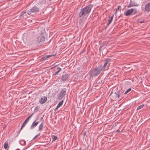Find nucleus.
I'll return each instance as SVG.
<instances>
[{"mask_svg":"<svg viewBox=\"0 0 150 150\" xmlns=\"http://www.w3.org/2000/svg\"><path fill=\"white\" fill-rule=\"evenodd\" d=\"M40 134V133L39 134H38L35 137L33 138V140L34 139L36 138L38 136H39Z\"/></svg>","mask_w":150,"mask_h":150,"instance_id":"30","label":"nucleus"},{"mask_svg":"<svg viewBox=\"0 0 150 150\" xmlns=\"http://www.w3.org/2000/svg\"><path fill=\"white\" fill-rule=\"evenodd\" d=\"M113 16H114V15H112L110 17H108L109 20L108 22V24L107 25V26L108 25L111 23V22L112 20V19H113Z\"/></svg>","mask_w":150,"mask_h":150,"instance_id":"15","label":"nucleus"},{"mask_svg":"<svg viewBox=\"0 0 150 150\" xmlns=\"http://www.w3.org/2000/svg\"><path fill=\"white\" fill-rule=\"evenodd\" d=\"M137 9L131 8L130 9L128 10L125 13V15L126 16H128L131 14L134 15L137 13Z\"/></svg>","mask_w":150,"mask_h":150,"instance_id":"7","label":"nucleus"},{"mask_svg":"<svg viewBox=\"0 0 150 150\" xmlns=\"http://www.w3.org/2000/svg\"><path fill=\"white\" fill-rule=\"evenodd\" d=\"M43 117H41L40 118V120H42L43 119Z\"/></svg>","mask_w":150,"mask_h":150,"instance_id":"35","label":"nucleus"},{"mask_svg":"<svg viewBox=\"0 0 150 150\" xmlns=\"http://www.w3.org/2000/svg\"><path fill=\"white\" fill-rule=\"evenodd\" d=\"M63 100H62L61 101L59 102L58 104L57 105V106L56 108L54 109V110H56L57 109L59 108L60 106H61L63 104Z\"/></svg>","mask_w":150,"mask_h":150,"instance_id":"17","label":"nucleus"},{"mask_svg":"<svg viewBox=\"0 0 150 150\" xmlns=\"http://www.w3.org/2000/svg\"><path fill=\"white\" fill-rule=\"evenodd\" d=\"M27 124L25 123V122H24L23 124L21 126V130Z\"/></svg>","mask_w":150,"mask_h":150,"instance_id":"25","label":"nucleus"},{"mask_svg":"<svg viewBox=\"0 0 150 150\" xmlns=\"http://www.w3.org/2000/svg\"><path fill=\"white\" fill-rule=\"evenodd\" d=\"M43 123L42 122L41 124L39 126V130L41 131L42 130V128L43 127Z\"/></svg>","mask_w":150,"mask_h":150,"instance_id":"20","label":"nucleus"},{"mask_svg":"<svg viewBox=\"0 0 150 150\" xmlns=\"http://www.w3.org/2000/svg\"><path fill=\"white\" fill-rule=\"evenodd\" d=\"M45 38H36L34 43L37 46H40L42 45L44 42Z\"/></svg>","mask_w":150,"mask_h":150,"instance_id":"6","label":"nucleus"},{"mask_svg":"<svg viewBox=\"0 0 150 150\" xmlns=\"http://www.w3.org/2000/svg\"><path fill=\"white\" fill-rule=\"evenodd\" d=\"M19 143L21 145L24 146L26 144V142L23 140H20L19 141Z\"/></svg>","mask_w":150,"mask_h":150,"instance_id":"19","label":"nucleus"},{"mask_svg":"<svg viewBox=\"0 0 150 150\" xmlns=\"http://www.w3.org/2000/svg\"><path fill=\"white\" fill-rule=\"evenodd\" d=\"M39 9L36 6H34L31 8L27 10L26 11L27 13L30 15L33 13H36L39 12Z\"/></svg>","mask_w":150,"mask_h":150,"instance_id":"5","label":"nucleus"},{"mask_svg":"<svg viewBox=\"0 0 150 150\" xmlns=\"http://www.w3.org/2000/svg\"><path fill=\"white\" fill-rule=\"evenodd\" d=\"M69 74H68L62 75L61 79V81L65 82L67 81L69 77Z\"/></svg>","mask_w":150,"mask_h":150,"instance_id":"10","label":"nucleus"},{"mask_svg":"<svg viewBox=\"0 0 150 150\" xmlns=\"http://www.w3.org/2000/svg\"><path fill=\"white\" fill-rule=\"evenodd\" d=\"M66 94V89L63 88L60 91L59 95L58 96V98L59 100H62L63 97L65 96Z\"/></svg>","mask_w":150,"mask_h":150,"instance_id":"8","label":"nucleus"},{"mask_svg":"<svg viewBox=\"0 0 150 150\" xmlns=\"http://www.w3.org/2000/svg\"><path fill=\"white\" fill-rule=\"evenodd\" d=\"M27 10V9H26L25 11H23L21 13V14L19 16V17L20 18L23 17V18H26L27 17V16L25 15V13H26V11Z\"/></svg>","mask_w":150,"mask_h":150,"instance_id":"14","label":"nucleus"},{"mask_svg":"<svg viewBox=\"0 0 150 150\" xmlns=\"http://www.w3.org/2000/svg\"><path fill=\"white\" fill-rule=\"evenodd\" d=\"M93 6V4H89L87 6L81 9L79 13V17H83L89 13Z\"/></svg>","mask_w":150,"mask_h":150,"instance_id":"1","label":"nucleus"},{"mask_svg":"<svg viewBox=\"0 0 150 150\" xmlns=\"http://www.w3.org/2000/svg\"><path fill=\"white\" fill-rule=\"evenodd\" d=\"M18 150H20L19 149Z\"/></svg>","mask_w":150,"mask_h":150,"instance_id":"38","label":"nucleus"},{"mask_svg":"<svg viewBox=\"0 0 150 150\" xmlns=\"http://www.w3.org/2000/svg\"><path fill=\"white\" fill-rule=\"evenodd\" d=\"M132 6H132L131 5V4H130H130L129 5H128V6H127V7L128 8H130L131 7H132Z\"/></svg>","mask_w":150,"mask_h":150,"instance_id":"32","label":"nucleus"},{"mask_svg":"<svg viewBox=\"0 0 150 150\" xmlns=\"http://www.w3.org/2000/svg\"><path fill=\"white\" fill-rule=\"evenodd\" d=\"M119 129H118L117 130V132H119Z\"/></svg>","mask_w":150,"mask_h":150,"instance_id":"36","label":"nucleus"},{"mask_svg":"<svg viewBox=\"0 0 150 150\" xmlns=\"http://www.w3.org/2000/svg\"><path fill=\"white\" fill-rule=\"evenodd\" d=\"M34 113H33L30 115H29V116L26 119L24 122H25V123L27 124L28 122L29 121V120L32 117Z\"/></svg>","mask_w":150,"mask_h":150,"instance_id":"16","label":"nucleus"},{"mask_svg":"<svg viewBox=\"0 0 150 150\" xmlns=\"http://www.w3.org/2000/svg\"><path fill=\"white\" fill-rule=\"evenodd\" d=\"M8 147V143L7 141H6L4 144V147L6 149Z\"/></svg>","mask_w":150,"mask_h":150,"instance_id":"21","label":"nucleus"},{"mask_svg":"<svg viewBox=\"0 0 150 150\" xmlns=\"http://www.w3.org/2000/svg\"><path fill=\"white\" fill-rule=\"evenodd\" d=\"M120 7V6H117V8L115 10V14L116 13L117 11L119 10V8Z\"/></svg>","mask_w":150,"mask_h":150,"instance_id":"29","label":"nucleus"},{"mask_svg":"<svg viewBox=\"0 0 150 150\" xmlns=\"http://www.w3.org/2000/svg\"><path fill=\"white\" fill-rule=\"evenodd\" d=\"M111 61V59L110 58H107L104 61V64L103 65V66L100 65L99 66V67H100L101 70L102 71L107 70L108 68V67H109L110 65L109 62Z\"/></svg>","mask_w":150,"mask_h":150,"instance_id":"3","label":"nucleus"},{"mask_svg":"<svg viewBox=\"0 0 150 150\" xmlns=\"http://www.w3.org/2000/svg\"><path fill=\"white\" fill-rule=\"evenodd\" d=\"M138 22L140 23H143L144 22V21L143 19H139L138 20Z\"/></svg>","mask_w":150,"mask_h":150,"instance_id":"26","label":"nucleus"},{"mask_svg":"<svg viewBox=\"0 0 150 150\" xmlns=\"http://www.w3.org/2000/svg\"><path fill=\"white\" fill-rule=\"evenodd\" d=\"M52 142L56 140L57 139V137L55 135H52Z\"/></svg>","mask_w":150,"mask_h":150,"instance_id":"23","label":"nucleus"},{"mask_svg":"<svg viewBox=\"0 0 150 150\" xmlns=\"http://www.w3.org/2000/svg\"><path fill=\"white\" fill-rule=\"evenodd\" d=\"M53 54H52L42 57L41 59L40 60V61H43L44 60L47 59L49 57H55L56 54V53L53 52Z\"/></svg>","mask_w":150,"mask_h":150,"instance_id":"9","label":"nucleus"},{"mask_svg":"<svg viewBox=\"0 0 150 150\" xmlns=\"http://www.w3.org/2000/svg\"><path fill=\"white\" fill-rule=\"evenodd\" d=\"M123 92L122 91L120 90L114 93H111L110 94V96L111 97L110 98H111L112 100L113 101L117 100H118L120 98H121L120 99L123 98V97L122 96L123 95L122 93H123Z\"/></svg>","mask_w":150,"mask_h":150,"instance_id":"2","label":"nucleus"},{"mask_svg":"<svg viewBox=\"0 0 150 150\" xmlns=\"http://www.w3.org/2000/svg\"><path fill=\"white\" fill-rule=\"evenodd\" d=\"M58 71H57L54 73V75H56L58 74Z\"/></svg>","mask_w":150,"mask_h":150,"instance_id":"33","label":"nucleus"},{"mask_svg":"<svg viewBox=\"0 0 150 150\" xmlns=\"http://www.w3.org/2000/svg\"><path fill=\"white\" fill-rule=\"evenodd\" d=\"M47 98L46 96H44L41 98L39 100V102L41 104H42L45 103L47 100Z\"/></svg>","mask_w":150,"mask_h":150,"instance_id":"12","label":"nucleus"},{"mask_svg":"<svg viewBox=\"0 0 150 150\" xmlns=\"http://www.w3.org/2000/svg\"><path fill=\"white\" fill-rule=\"evenodd\" d=\"M79 150H81V149H79Z\"/></svg>","mask_w":150,"mask_h":150,"instance_id":"37","label":"nucleus"},{"mask_svg":"<svg viewBox=\"0 0 150 150\" xmlns=\"http://www.w3.org/2000/svg\"><path fill=\"white\" fill-rule=\"evenodd\" d=\"M37 120V119H36L35 120L32 124L31 127L30 129H33L35 127H36L38 124L39 123V121H36V120Z\"/></svg>","mask_w":150,"mask_h":150,"instance_id":"11","label":"nucleus"},{"mask_svg":"<svg viewBox=\"0 0 150 150\" xmlns=\"http://www.w3.org/2000/svg\"><path fill=\"white\" fill-rule=\"evenodd\" d=\"M144 106V105L142 104L141 105H140L138 106L137 108V110H139V109L142 108H143Z\"/></svg>","mask_w":150,"mask_h":150,"instance_id":"22","label":"nucleus"},{"mask_svg":"<svg viewBox=\"0 0 150 150\" xmlns=\"http://www.w3.org/2000/svg\"><path fill=\"white\" fill-rule=\"evenodd\" d=\"M42 35V36H41V38H45V36H43V35Z\"/></svg>","mask_w":150,"mask_h":150,"instance_id":"34","label":"nucleus"},{"mask_svg":"<svg viewBox=\"0 0 150 150\" xmlns=\"http://www.w3.org/2000/svg\"><path fill=\"white\" fill-rule=\"evenodd\" d=\"M102 71L101 70L100 67L98 66L97 68H95L94 69L90 71V74L92 76L95 77L98 75Z\"/></svg>","mask_w":150,"mask_h":150,"instance_id":"4","label":"nucleus"},{"mask_svg":"<svg viewBox=\"0 0 150 150\" xmlns=\"http://www.w3.org/2000/svg\"><path fill=\"white\" fill-rule=\"evenodd\" d=\"M86 132L85 131L83 134V139H84L86 135Z\"/></svg>","mask_w":150,"mask_h":150,"instance_id":"28","label":"nucleus"},{"mask_svg":"<svg viewBox=\"0 0 150 150\" xmlns=\"http://www.w3.org/2000/svg\"><path fill=\"white\" fill-rule=\"evenodd\" d=\"M145 11L147 12H150V3H148L145 5Z\"/></svg>","mask_w":150,"mask_h":150,"instance_id":"13","label":"nucleus"},{"mask_svg":"<svg viewBox=\"0 0 150 150\" xmlns=\"http://www.w3.org/2000/svg\"><path fill=\"white\" fill-rule=\"evenodd\" d=\"M130 3L131 5L133 6H138V4H137V3L133 1H130Z\"/></svg>","mask_w":150,"mask_h":150,"instance_id":"18","label":"nucleus"},{"mask_svg":"<svg viewBox=\"0 0 150 150\" xmlns=\"http://www.w3.org/2000/svg\"><path fill=\"white\" fill-rule=\"evenodd\" d=\"M131 90V88H129L126 91H125V92L124 93V94H126L128 93L129 91H130Z\"/></svg>","mask_w":150,"mask_h":150,"instance_id":"24","label":"nucleus"},{"mask_svg":"<svg viewBox=\"0 0 150 150\" xmlns=\"http://www.w3.org/2000/svg\"><path fill=\"white\" fill-rule=\"evenodd\" d=\"M39 108V107L38 106H37L35 107V109H34V110L35 111V112H36L37 111H38Z\"/></svg>","mask_w":150,"mask_h":150,"instance_id":"27","label":"nucleus"},{"mask_svg":"<svg viewBox=\"0 0 150 150\" xmlns=\"http://www.w3.org/2000/svg\"><path fill=\"white\" fill-rule=\"evenodd\" d=\"M57 71L59 72L61 70V68L60 67H58L57 69Z\"/></svg>","mask_w":150,"mask_h":150,"instance_id":"31","label":"nucleus"}]
</instances>
